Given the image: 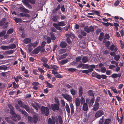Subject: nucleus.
<instances>
[{"mask_svg": "<svg viewBox=\"0 0 124 124\" xmlns=\"http://www.w3.org/2000/svg\"><path fill=\"white\" fill-rule=\"evenodd\" d=\"M37 42V41H35L33 44H31V45H32L33 47H35L38 45Z\"/></svg>", "mask_w": 124, "mask_h": 124, "instance_id": "nucleus-49", "label": "nucleus"}, {"mask_svg": "<svg viewBox=\"0 0 124 124\" xmlns=\"http://www.w3.org/2000/svg\"><path fill=\"white\" fill-rule=\"evenodd\" d=\"M15 20L16 23H18L21 22L22 20L20 18H16L15 19Z\"/></svg>", "mask_w": 124, "mask_h": 124, "instance_id": "nucleus-45", "label": "nucleus"}, {"mask_svg": "<svg viewBox=\"0 0 124 124\" xmlns=\"http://www.w3.org/2000/svg\"><path fill=\"white\" fill-rule=\"evenodd\" d=\"M53 26L55 27L57 30H61V28L60 27L58 24H57L55 23H54L53 24Z\"/></svg>", "mask_w": 124, "mask_h": 124, "instance_id": "nucleus-21", "label": "nucleus"}, {"mask_svg": "<svg viewBox=\"0 0 124 124\" xmlns=\"http://www.w3.org/2000/svg\"><path fill=\"white\" fill-rule=\"evenodd\" d=\"M80 103L81 104H82L85 102V100L83 97H81L80 99Z\"/></svg>", "mask_w": 124, "mask_h": 124, "instance_id": "nucleus-58", "label": "nucleus"}, {"mask_svg": "<svg viewBox=\"0 0 124 124\" xmlns=\"http://www.w3.org/2000/svg\"><path fill=\"white\" fill-rule=\"evenodd\" d=\"M75 103L77 107L76 108L77 111L78 112H80L81 109V107H78L80 105V102L79 99L78 98H76L75 100Z\"/></svg>", "mask_w": 124, "mask_h": 124, "instance_id": "nucleus-4", "label": "nucleus"}, {"mask_svg": "<svg viewBox=\"0 0 124 124\" xmlns=\"http://www.w3.org/2000/svg\"><path fill=\"white\" fill-rule=\"evenodd\" d=\"M67 51V50L66 49H62L59 50V53L60 54H62L63 53H65Z\"/></svg>", "mask_w": 124, "mask_h": 124, "instance_id": "nucleus-35", "label": "nucleus"}, {"mask_svg": "<svg viewBox=\"0 0 124 124\" xmlns=\"http://www.w3.org/2000/svg\"><path fill=\"white\" fill-rule=\"evenodd\" d=\"M57 24L60 26H63L65 25V23L63 21L58 22Z\"/></svg>", "mask_w": 124, "mask_h": 124, "instance_id": "nucleus-33", "label": "nucleus"}, {"mask_svg": "<svg viewBox=\"0 0 124 124\" xmlns=\"http://www.w3.org/2000/svg\"><path fill=\"white\" fill-rule=\"evenodd\" d=\"M62 95L64 98L66 100L68 101H69L70 102L72 101V98L71 96L67 94H64L62 93Z\"/></svg>", "mask_w": 124, "mask_h": 124, "instance_id": "nucleus-7", "label": "nucleus"}, {"mask_svg": "<svg viewBox=\"0 0 124 124\" xmlns=\"http://www.w3.org/2000/svg\"><path fill=\"white\" fill-rule=\"evenodd\" d=\"M88 107L86 103H84L83 106V109L85 111H87L88 110Z\"/></svg>", "mask_w": 124, "mask_h": 124, "instance_id": "nucleus-12", "label": "nucleus"}, {"mask_svg": "<svg viewBox=\"0 0 124 124\" xmlns=\"http://www.w3.org/2000/svg\"><path fill=\"white\" fill-rule=\"evenodd\" d=\"M18 103L22 108H23L24 106V105H25V104H23L22 102L21 101H18Z\"/></svg>", "mask_w": 124, "mask_h": 124, "instance_id": "nucleus-36", "label": "nucleus"}, {"mask_svg": "<svg viewBox=\"0 0 124 124\" xmlns=\"http://www.w3.org/2000/svg\"><path fill=\"white\" fill-rule=\"evenodd\" d=\"M82 88L81 87H80L79 90V96L81 97L83 93Z\"/></svg>", "mask_w": 124, "mask_h": 124, "instance_id": "nucleus-30", "label": "nucleus"}, {"mask_svg": "<svg viewBox=\"0 0 124 124\" xmlns=\"http://www.w3.org/2000/svg\"><path fill=\"white\" fill-rule=\"evenodd\" d=\"M61 104H62V107H64L65 105V103L64 101V100H61Z\"/></svg>", "mask_w": 124, "mask_h": 124, "instance_id": "nucleus-56", "label": "nucleus"}, {"mask_svg": "<svg viewBox=\"0 0 124 124\" xmlns=\"http://www.w3.org/2000/svg\"><path fill=\"white\" fill-rule=\"evenodd\" d=\"M104 36V34L103 33V32L101 33L100 34L99 37V40L101 41L102 40Z\"/></svg>", "mask_w": 124, "mask_h": 124, "instance_id": "nucleus-26", "label": "nucleus"}, {"mask_svg": "<svg viewBox=\"0 0 124 124\" xmlns=\"http://www.w3.org/2000/svg\"><path fill=\"white\" fill-rule=\"evenodd\" d=\"M18 111L20 112H21V114H23L25 116H27L28 115V113L25 110H21V109H19Z\"/></svg>", "mask_w": 124, "mask_h": 124, "instance_id": "nucleus-18", "label": "nucleus"}, {"mask_svg": "<svg viewBox=\"0 0 124 124\" xmlns=\"http://www.w3.org/2000/svg\"><path fill=\"white\" fill-rule=\"evenodd\" d=\"M22 1L24 4L29 9L31 8L32 7L29 4V2H30L34 4H35V2L34 0H23Z\"/></svg>", "mask_w": 124, "mask_h": 124, "instance_id": "nucleus-1", "label": "nucleus"}, {"mask_svg": "<svg viewBox=\"0 0 124 124\" xmlns=\"http://www.w3.org/2000/svg\"><path fill=\"white\" fill-rule=\"evenodd\" d=\"M31 41V39L30 38H26L24 39L23 42L26 44L29 43Z\"/></svg>", "mask_w": 124, "mask_h": 124, "instance_id": "nucleus-25", "label": "nucleus"}, {"mask_svg": "<svg viewBox=\"0 0 124 124\" xmlns=\"http://www.w3.org/2000/svg\"><path fill=\"white\" fill-rule=\"evenodd\" d=\"M81 60V58L80 56L77 57L76 58V61L77 62H79Z\"/></svg>", "mask_w": 124, "mask_h": 124, "instance_id": "nucleus-57", "label": "nucleus"}, {"mask_svg": "<svg viewBox=\"0 0 124 124\" xmlns=\"http://www.w3.org/2000/svg\"><path fill=\"white\" fill-rule=\"evenodd\" d=\"M39 50L38 47L34 49L32 51V53L33 54H37L39 53Z\"/></svg>", "mask_w": 124, "mask_h": 124, "instance_id": "nucleus-16", "label": "nucleus"}, {"mask_svg": "<svg viewBox=\"0 0 124 124\" xmlns=\"http://www.w3.org/2000/svg\"><path fill=\"white\" fill-rule=\"evenodd\" d=\"M92 12L93 13H95L96 15L98 16H100V14L99 13V12L97 11H95L94 10H92Z\"/></svg>", "mask_w": 124, "mask_h": 124, "instance_id": "nucleus-38", "label": "nucleus"}, {"mask_svg": "<svg viewBox=\"0 0 124 124\" xmlns=\"http://www.w3.org/2000/svg\"><path fill=\"white\" fill-rule=\"evenodd\" d=\"M58 118L60 124H62V117L60 116H58Z\"/></svg>", "mask_w": 124, "mask_h": 124, "instance_id": "nucleus-39", "label": "nucleus"}, {"mask_svg": "<svg viewBox=\"0 0 124 124\" xmlns=\"http://www.w3.org/2000/svg\"><path fill=\"white\" fill-rule=\"evenodd\" d=\"M55 77L58 78H62L63 76L62 75H60L57 72L55 75Z\"/></svg>", "mask_w": 124, "mask_h": 124, "instance_id": "nucleus-37", "label": "nucleus"}, {"mask_svg": "<svg viewBox=\"0 0 124 124\" xmlns=\"http://www.w3.org/2000/svg\"><path fill=\"white\" fill-rule=\"evenodd\" d=\"M38 116L36 115L33 116L32 118L30 116H28V121L29 122H33L34 123L36 124L38 121Z\"/></svg>", "mask_w": 124, "mask_h": 124, "instance_id": "nucleus-2", "label": "nucleus"}, {"mask_svg": "<svg viewBox=\"0 0 124 124\" xmlns=\"http://www.w3.org/2000/svg\"><path fill=\"white\" fill-rule=\"evenodd\" d=\"M38 70L39 71H40L41 73H44V71L42 69L38 68Z\"/></svg>", "mask_w": 124, "mask_h": 124, "instance_id": "nucleus-64", "label": "nucleus"}, {"mask_svg": "<svg viewBox=\"0 0 124 124\" xmlns=\"http://www.w3.org/2000/svg\"><path fill=\"white\" fill-rule=\"evenodd\" d=\"M104 114V112L102 110H99L96 112L95 115V116L96 118H98Z\"/></svg>", "mask_w": 124, "mask_h": 124, "instance_id": "nucleus-8", "label": "nucleus"}, {"mask_svg": "<svg viewBox=\"0 0 124 124\" xmlns=\"http://www.w3.org/2000/svg\"><path fill=\"white\" fill-rule=\"evenodd\" d=\"M111 122V119H106L104 123V124H108Z\"/></svg>", "mask_w": 124, "mask_h": 124, "instance_id": "nucleus-44", "label": "nucleus"}, {"mask_svg": "<svg viewBox=\"0 0 124 124\" xmlns=\"http://www.w3.org/2000/svg\"><path fill=\"white\" fill-rule=\"evenodd\" d=\"M46 83L47 84V85L48 87L49 88H52L53 87V86L51 84L49 83L47 81L46 82Z\"/></svg>", "mask_w": 124, "mask_h": 124, "instance_id": "nucleus-52", "label": "nucleus"}, {"mask_svg": "<svg viewBox=\"0 0 124 124\" xmlns=\"http://www.w3.org/2000/svg\"><path fill=\"white\" fill-rule=\"evenodd\" d=\"M99 104L94 103V105L93 106V107L92 108V110L94 111H96L99 108Z\"/></svg>", "mask_w": 124, "mask_h": 124, "instance_id": "nucleus-10", "label": "nucleus"}, {"mask_svg": "<svg viewBox=\"0 0 124 124\" xmlns=\"http://www.w3.org/2000/svg\"><path fill=\"white\" fill-rule=\"evenodd\" d=\"M57 104H54V105H51V108L54 111L56 110H58L59 109V102L58 101H56Z\"/></svg>", "mask_w": 124, "mask_h": 124, "instance_id": "nucleus-5", "label": "nucleus"}, {"mask_svg": "<svg viewBox=\"0 0 124 124\" xmlns=\"http://www.w3.org/2000/svg\"><path fill=\"white\" fill-rule=\"evenodd\" d=\"M67 56V54H63L60 56L59 58V60H60L65 58Z\"/></svg>", "mask_w": 124, "mask_h": 124, "instance_id": "nucleus-22", "label": "nucleus"}, {"mask_svg": "<svg viewBox=\"0 0 124 124\" xmlns=\"http://www.w3.org/2000/svg\"><path fill=\"white\" fill-rule=\"evenodd\" d=\"M60 46L62 48H65L67 46L66 43L65 42H61Z\"/></svg>", "mask_w": 124, "mask_h": 124, "instance_id": "nucleus-15", "label": "nucleus"}, {"mask_svg": "<svg viewBox=\"0 0 124 124\" xmlns=\"http://www.w3.org/2000/svg\"><path fill=\"white\" fill-rule=\"evenodd\" d=\"M1 48L4 50H8L9 49V47L8 46H2Z\"/></svg>", "mask_w": 124, "mask_h": 124, "instance_id": "nucleus-29", "label": "nucleus"}, {"mask_svg": "<svg viewBox=\"0 0 124 124\" xmlns=\"http://www.w3.org/2000/svg\"><path fill=\"white\" fill-rule=\"evenodd\" d=\"M111 77L114 78H116L117 77V74H113L111 76Z\"/></svg>", "mask_w": 124, "mask_h": 124, "instance_id": "nucleus-60", "label": "nucleus"}, {"mask_svg": "<svg viewBox=\"0 0 124 124\" xmlns=\"http://www.w3.org/2000/svg\"><path fill=\"white\" fill-rule=\"evenodd\" d=\"M71 94L73 95H74L76 93V91L73 89H72L70 90Z\"/></svg>", "mask_w": 124, "mask_h": 124, "instance_id": "nucleus-50", "label": "nucleus"}, {"mask_svg": "<svg viewBox=\"0 0 124 124\" xmlns=\"http://www.w3.org/2000/svg\"><path fill=\"white\" fill-rule=\"evenodd\" d=\"M19 9L22 11L23 12L27 13H29V11L28 10L22 7H19Z\"/></svg>", "mask_w": 124, "mask_h": 124, "instance_id": "nucleus-13", "label": "nucleus"}, {"mask_svg": "<svg viewBox=\"0 0 124 124\" xmlns=\"http://www.w3.org/2000/svg\"><path fill=\"white\" fill-rule=\"evenodd\" d=\"M13 50H9L6 51V53L7 54H11L13 53Z\"/></svg>", "mask_w": 124, "mask_h": 124, "instance_id": "nucleus-63", "label": "nucleus"}, {"mask_svg": "<svg viewBox=\"0 0 124 124\" xmlns=\"http://www.w3.org/2000/svg\"><path fill=\"white\" fill-rule=\"evenodd\" d=\"M48 124H55V121L54 119L53 118L52 119L50 118H49L48 119Z\"/></svg>", "mask_w": 124, "mask_h": 124, "instance_id": "nucleus-14", "label": "nucleus"}, {"mask_svg": "<svg viewBox=\"0 0 124 124\" xmlns=\"http://www.w3.org/2000/svg\"><path fill=\"white\" fill-rule=\"evenodd\" d=\"M103 116L102 118L101 119L99 122V123L100 124H102L103 123Z\"/></svg>", "mask_w": 124, "mask_h": 124, "instance_id": "nucleus-59", "label": "nucleus"}, {"mask_svg": "<svg viewBox=\"0 0 124 124\" xmlns=\"http://www.w3.org/2000/svg\"><path fill=\"white\" fill-rule=\"evenodd\" d=\"M110 88V89L113 91L114 93H117V92L116 89L114 88V87L111 86Z\"/></svg>", "mask_w": 124, "mask_h": 124, "instance_id": "nucleus-43", "label": "nucleus"}, {"mask_svg": "<svg viewBox=\"0 0 124 124\" xmlns=\"http://www.w3.org/2000/svg\"><path fill=\"white\" fill-rule=\"evenodd\" d=\"M39 51H40L41 52L43 53L45 51V50L44 47L39 46Z\"/></svg>", "mask_w": 124, "mask_h": 124, "instance_id": "nucleus-34", "label": "nucleus"}, {"mask_svg": "<svg viewBox=\"0 0 124 124\" xmlns=\"http://www.w3.org/2000/svg\"><path fill=\"white\" fill-rule=\"evenodd\" d=\"M84 28L85 31L87 33L89 32H93L94 30V28L92 26L88 27L86 26L84 27Z\"/></svg>", "mask_w": 124, "mask_h": 124, "instance_id": "nucleus-6", "label": "nucleus"}, {"mask_svg": "<svg viewBox=\"0 0 124 124\" xmlns=\"http://www.w3.org/2000/svg\"><path fill=\"white\" fill-rule=\"evenodd\" d=\"M51 38L49 37H47L46 39L47 43H50L51 42Z\"/></svg>", "mask_w": 124, "mask_h": 124, "instance_id": "nucleus-48", "label": "nucleus"}, {"mask_svg": "<svg viewBox=\"0 0 124 124\" xmlns=\"http://www.w3.org/2000/svg\"><path fill=\"white\" fill-rule=\"evenodd\" d=\"M13 31V29L11 28L10 29H9V30L7 32V33L8 34H10L12 33Z\"/></svg>", "mask_w": 124, "mask_h": 124, "instance_id": "nucleus-47", "label": "nucleus"}, {"mask_svg": "<svg viewBox=\"0 0 124 124\" xmlns=\"http://www.w3.org/2000/svg\"><path fill=\"white\" fill-rule=\"evenodd\" d=\"M94 99L93 98L92 99H91L90 100V101L89 103V106L90 107L92 106L93 104L94 103Z\"/></svg>", "mask_w": 124, "mask_h": 124, "instance_id": "nucleus-27", "label": "nucleus"}, {"mask_svg": "<svg viewBox=\"0 0 124 124\" xmlns=\"http://www.w3.org/2000/svg\"><path fill=\"white\" fill-rule=\"evenodd\" d=\"M19 120H20L21 119V117L20 116L18 115L15 114L14 116H12V119L15 121H17V119Z\"/></svg>", "mask_w": 124, "mask_h": 124, "instance_id": "nucleus-9", "label": "nucleus"}, {"mask_svg": "<svg viewBox=\"0 0 124 124\" xmlns=\"http://www.w3.org/2000/svg\"><path fill=\"white\" fill-rule=\"evenodd\" d=\"M59 18V17L58 16H53L52 18L54 22H56Z\"/></svg>", "mask_w": 124, "mask_h": 124, "instance_id": "nucleus-19", "label": "nucleus"}, {"mask_svg": "<svg viewBox=\"0 0 124 124\" xmlns=\"http://www.w3.org/2000/svg\"><path fill=\"white\" fill-rule=\"evenodd\" d=\"M69 61V60L68 59L64 60L61 61L60 63L61 64H64L67 62Z\"/></svg>", "mask_w": 124, "mask_h": 124, "instance_id": "nucleus-32", "label": "nucleus"}, {"mask_svg": "<svg viewBox=\"0 0 124 124\" xmlns=\"http://www.w3.org/2000/svg\"><path fill=\"white\" fill-rule=\"evenodd\" d=\"M65 108L66 109V110L67 112L68 113H70V109L69 106L66 103V105L65 106Z\"/></svg>", "mask_w": 124, "mask_h": 124, "instance_id": "nucleus-23", "label": "nucleus"}, {"mask_svg": "<svg viewBox=\"0 0 124 124\" xmlns=\"http://www.w3.org/2000/svg\"><path fill=\"white\" fill-rule=\"evenodd\" d=\"M41 110L42 113L43 114H45L46 116H48L49 114V109L47 107H45L44 106L41 107Z\"/></svg>", "mask_w": 124, "mask_h": 124, "instance_id": "nucleus-3", "label": "nucleus"}, {"mask_svg": "<svg viewBox=\"0 0 124 124\" xmlns=\"http://www.w3.org/2000/svg\"><path fill=\"white\" fill-rule=\"evenodd\" d=\"M6 32L5 31H3L0 33V37H2L6 33Z\"/></svg>", "mask_w": 124, "mask_h": 124, "instance_id": "nucleus-53", "label": "nucleus"}, {"mask_svg": "<svg viewBox=\"0 0 124 124\" xmlns=\"http://www.w3.org/2000/svg\"><path fill=\"white\" fill-rule=\"evenodd\" d=\"M23 108H24L27 112H29L30 111V108L27 105H24Z\"/></svg>", "mask_w": 124, "mask_h": 124, "instance_id": "nucleus-28", "label": "nucleus"}, {"mask_svg": "<svg viewBox=\"0 0 124 124\" xmlns=\"http://www.w3.org/2000/svg\"><path fill=\"white\" fill-rule=\"evenodd\" d=\"M121 44V46L122 48H123L124 47V43L121 40H120Z\"/></svg>", "mask_w": 124, "mask_h": 124, "instance_id": "nucleus-54", "label": "nucleus"}, {"mask_svg": "<svg viewBox=\"0 0 124 124\" xmlns=\"http://www.w3.org/2000/svg\"><path fill=\"white\" fill-rule=\"evenodd\" d=\"M8 22H5V19H3L0 22V26H2V25H8Z\"/></svg>", "mask_w": 124, "mask_h": 124, "instance_id": "nucleus-11", "label": "nucleus"}, {"mask_svg": "<svg viewBox=\"0 0 124 124\" xmlns=\"http://www.w3.org/2000/svg\"><path fill=\"white\" fill-rule=\"evenodd\" d=\"M101 71L102 73H104L106 71V69L105 67H101Z\"/></svg>", "mask_w": 124, "mask_h": 124, "instance_id": "nucleus-55", "label": "nucleus"}, {"mask_svg": "<svg viewBox=\"0 0 124 124\" xmlns=\"http://www.w3.org/2000/svg\"><path fill=\"white\" fill-rule=\"evenodd\" d=\"M88 61V58L86 56L84 57L82 59V61L83 63H85L87 62Z\"/></svg>", "mask_w": 124, "mask_h": 124, "instance_id": "nucleus-20", "label": "nucleus"}, {"mask_svg": "<svg viewBox=\"0 0 124 124\" xmlns=\"http://www.w3.org/2000/svg\"><path fill=\"white\" fill-rule=\"evenodd\" d=\"M5 119L7 121V122L9 124L13 122L12 121L9 119V118L8 117H6Z\"/></svg>", "mask_w": 124, "mask_h": 124, "instance_id": "nucleus-41", "label": "nucleus"}, {"mask_svg": "<svg viewBox=\"0 0 124 124\" xmlns=\"http://www.w3.org/2000/svg\"><path fill=\"white\" fill-rule=\"evenodd\" d=\"M87 93L88 95L89 96H94V95L93 93V91L92 90H90L88 91Z\"/></svg>", "mask_w": 124, "mask_h": 124, "instance_id": "nucleus-24", "label": "nucleus"}, {"mask_svg": "<svg viewBox=\"0 0 124 124\" xmlns=\"http://www.w3.org/2000/svg\"><path fill=\"white\" fill-rule=\"evenodd\" d=\"M120 58V56L119 55H115L114 56V59L116 61H118Z\"/></svg>", "mask_w": 124, "mask_h": 124, "instance_id": "nucleus-42", "label": "nucleus"}, {"mask_svg": "<svg viewBox=\"0 0 124 124\" xmlns=\"http://www.w3.org/2000/svg\"><path fill=\"white\" fill-rule=\"evenodd\" d=\"M50 37L51 39L52 40H54L56 39V37L54 36V34H53V33L51 32L50 33Z\"/></svg>", "mask_w": 124, "mask_h": 124, "instance_id": "nucleus-31", "label": "nucleus"}, {"mask_svg": "<svg viewBox=\"0 0 124 124\" xmlns=\"http://www.w3.org/2000/svg\"><path fill=\"white\" fill-rule=\"evenodd\" d=\"M110 44V42L109 41H108L105 43V45L106 46L108 47L109 46Z\"/></svg>", "mask_w": 124, "mask_h": 124, "instance_id": "nucleus-61", "label": "nucleus"}, {"mask_svg": "<svg viewBox=\"0 0 124 124\" xmlns=\"http://www.w3.org/2000/svg\"><path fill=\"white\" fill-rule=\"evenodd\" d=\"M9 49H13L15 48L16 47V46L15 44H12L9 45Z\"/></svg>", "mask_w": 124, "mask_h": 124, "instance_id": "nucleus-40", "label": "nucleus"}, {"mask_svg": "<svg viewBox=\"0 0 124 124\" xmlns=\"http://www.w3.org/2000/svg\"><path fill=\"white\" fill-rule=\"evenodd\" d=\"M43 65L45 67L47 68V69H49L50 68L49 66L48 65V64L47 63H44L43 64Z\"/></svg>", "mask_w": 124, "mask_h": 124, "instance_id": "nucleus-62", "label": "nucleus"}, {"mask_svg": "<svg viewBox=\"0 0 124 124\" xmlns=\"http://www.w3.org/2000/svg\"><path fill=\"white\" fill-rule=\"evenodd\" d=\"M70 107L71 109V114H73L74 112V108L73 105L72 103L70 104Z\"/></svg>", "mask_w": 124, "mask_h": 124, "instance_id": "nucleus-17", "label": "nucleus"}, {"mask_svg": "<svg viewBox=\"0 0 124 124\" xmlns=\"http://www.w3.org/2000/svg\"><path fill=\"white\" fill-rule=\"evenodd\" d=\"M41 60L42 62H47L48 61L47 59L45 58H41Z\"/></svg>", "mask_w": 124, "mask_h": 124, "instance_id": "nucleus-46", "label": "nucleus"}, {"mask_svg": "<svg viewBox=\"0 0 124 124\" xmlns=\"http://www.w3.org/2000/svg\"><path fill=\"white\" fill-rule=\"evenodd\" d=\"M80 33L84 36H85L86 35V33L84 31L81 30L80 31Z\"/></svg>", "mask_w": 124, "mask_h": 124, "instance_id": "nucleus-51", "label": "nucleus"}]
</instances>
